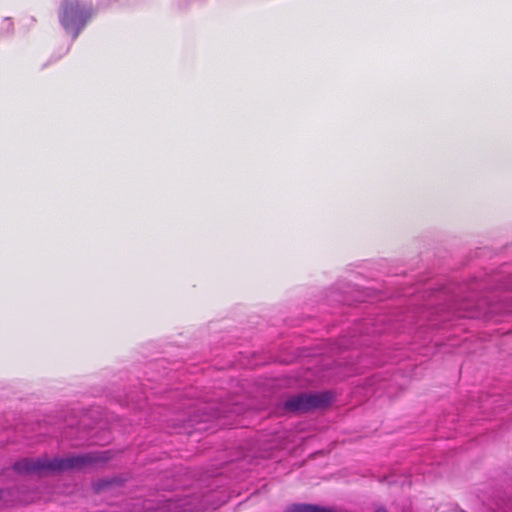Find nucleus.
Instances as JSON below:
<instances>
[{"label": "nucleus", "mask_w": 512, "mask_h": 512, "mask_svg": "<svg viewBox=\"0 0 512 512\" xmlns=\"http://www.w3.org/2000/svg\"><path fill=\"white\" fill-rule=\"evenodd\" d=\"M106 460L99 453H87L83 455L47 460L45 458H24L17 461L13 468L18 473L39 474L44 471H62L68 469H80L87 465Z\"/></svg>", "instance_id": "f257e3e1"}, {"label": "nucleus", "mask_w": 512, "mask_h": 512, "mask_svg": "<svg viewBox=\"0 0 512 512\" xmlns=\"http://www.w3.org/2000/svg\"><path fill=\"white\" fill-rule=\"evenodd\" d=\"M330 401L329 393H301L288 398L284 403V409L298 414L307 413L326 406Z\"/></svg>", "instance_id": "f03ea898"}, {"label": "nucleus", "mask_w": 512, "mask_h": 512, "mask_svg": "<svg viewBox=\"0 0 512 512\" xmlns=\"http://www.w3.org/2000/svg\"><path fill=\"white\" fill-rule=\"evenodd\" d=\"M88 17V11L79 5L78 0H66L64 2L62 24L66 29L74 31V37Z\"/></svg>", "instance_id": "7ed1b4c3"}, {"label": "nucleus", "mask_w": 512, "mask_h": 512, "mask_svg": "<svg viewBox=\"0 0 512 512\" xmlns=\"http://www.w3.org/2000/svg\"><path fill=\"white\" fill-rule=\"evenodd\" d=\"M285 512H336L329 508L311 504H294L289 506Z\"/></svg>", "instance_id": "20e7f679"}, {"label": "nucleus", "mask_w": 512, "mask_h": 512, "mask_svg": "<svg viewBox=\"0 0 512 512\" xmlns=\"http://www.w3.org/2000/svg\"><path fill=\"white\" fill-rule=\"evenodd\" d=\"M375 512H387L384 508H378L375 510Z\"/></svg>", "instance_id": "39448f33"}]
</instances>
